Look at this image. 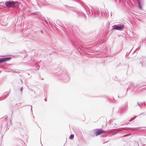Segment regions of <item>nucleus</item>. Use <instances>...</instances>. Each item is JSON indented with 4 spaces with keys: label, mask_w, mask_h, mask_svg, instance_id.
Returning <instances> with one entry per match:
<instances>
[{
    "label": "nucleus",
    "mask_w": 146,
    "mask_h": 146,
    "mask_svg": "<svg viewBox=\"0 0 146 146\" xmlns=\"http://www.w3.org/2000/svg\"><path fill=\"white\" fill-rule=\"evenodd\" d=\"M96 136H98L102 133H106L105 131L103 130L102 129H96L94 130Z\"/></svg>",
    "instance_id": "f257e3e1"
},
{
    "label": "nucleus",
    "mask_w": 146,
    "mask_h": 146,
    "mask_svg": "<svg viewBox=\"0 0 146 146\" xmlns=\"http://www.w3.org/2000/svg\"><path fill=\"white\" fill-rule=\"evenodd\" d=\"M15 4V2L14 1H7L5 3V5L8 7H11L14 6Z\"/></svg>",
    "instance_id": "f03ea898"
},
{
    "label": "nucleus",
    "mask_w": 146,
    "mask_h": 146,
    "mask_svg": "<svg viewBox=\"0 0 146 146\" xmlns=\"http://www.w3.org/2000/svg\"><path fill=\"white\" fill-rule=\"evenodd\" d=\"M123 28V25H119L117 26L116 25H114L113 26V29H114L117 30H121Z\"/></svg>",
    "instance_id": "7ed1b4c3"
},
{
    "label": "nucleus",
    "mask_w": 146,
    "mask_h": 146,
    "mask_svg": "<svg viewBox=\"0 0 146 146\" xmlns=\"http://www.w3.org/2000/svg\"><path fill=\"white\" fill-rule=\"evenodd\" d=\"M10 59V58L7 57L0 58V63L6 61H7Z\"/></svg>",
    "instance_id": "20e7f679"
},
{
    "label": "nucleus",
    "mask_w": 146,
    "mask_h": 146,
    "mask_svg": "<svg viewBox=\"0 0 146 146\" xmlns=\"http://www.w3.org/2000/svg\"><path fill=\"white\" fill-rule=\"evenodd\" d=\"M138 5H139V9H142V7L141 6V5L140 3H139V2L138 3Z\"/></svg>",
    "instance_id": "39448f33"
},
{
    "label": "nucleus",
    "mask_w": 146,
    "mask_h": 146,
    "mask_svg": "<svg viewBox=\"0 0 146 146\" xmlns=\"http://www.w3.org/2000/svg\"><path fill=\"white\" fill-rule=\"evenodd\" d=\"M74 137V135H71L70 136V138L71 139H72Z\"/></svg>",
    "instance_id": "423d86ee"
},
{
    "label": "nucleus",
    "mask_w": 146,
    "mask_h": 146,
    "mask_svg": "<svg viewBox=\"0 0 146 146\" xmlns=\"http://www.w3.org/2000/svg\"><path fill=\"white\" fill-rule=\"evenodd\" d=\"M134 118H135V117L132 118L131 119V120H130V121H132V120H133L134 119Z\"/></svg>",
    "instance_id": "0eeeda50"
}]
</instances>
